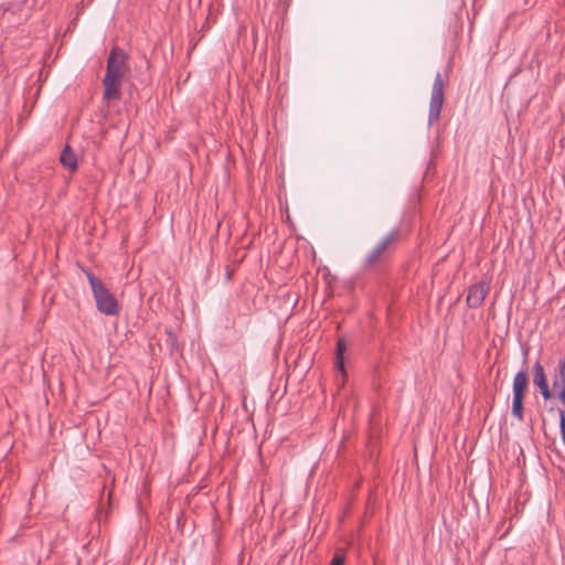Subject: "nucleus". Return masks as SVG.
I'll list each match as a JSON object with an SVG mask.
<instances>
[{
	"mask_svg": "<svg viewBox=\"0 0 565 565\" xmlns=\"http://www.w3.org/2000/svg\"><path fill=\"white\" fill-rule=\"evenodd\" d=\"M126 54L118 47L111 49L107 58L105 77L122 79L125 72Z\"/></svg>",
	"mask_w": 565,
	"mask_h": 565,
	"instance_id": "4",
	"label": "nucleus"
},
{
	"mask_svg": "<svg viewBox=\"0 0 565 565\" xmlns=\"http://www.w3.org/2000/svg\"><path fill=\"white\" fill-rule=\"evenodd\" d=\"M399 238L401 230L397 227L385 234L365 255L364 267L372 268L387 260L394 252Z\"/></svg>",
	"mask_w": 565,
	"mask_h": 565,
	"instance_id": "2",
	"label": "nucleus"
},
{
	"mask_svg": "<svg viewBox=\"0 0 565 565\" xmlns=\"http://www.w3.org/2000/svg\"><path fill=\"white\" fill-rule=\"evenodd\" d=\"M539 390H540V393L542 395V397L547 401L552 397V393H551V390L548 387V383H542L541 386H537Z\"/></svg>",
	"mask_w": 565,
	"mask_h": 565,
	"instance_id": "14",
	"label": "nucleus"
},
{
	"mask_svg": "<svg viewBox=\"0 0 565 565\" xmlns=\"http://www.w3.org/2000/svg\"><path fill=\"white\" fill-rule=\"evenodd\" d=\"M82 269L90 285L98 311L106 316H117L119 313V305L115 296L89 269Z\"/></svg>",
	"mask_w": 565,
	"mask_h": 565,
	"instance_id": "1",
	"label": "nucleus"
},
{
	"mask_svg": "<svg viewBox=\"0 0 565 565\" xmlns=\"http://www.w3.org/2000/svg\"><path fill=\"white\" fill-rule=\"evenodd\" d=\"M445 100V82L440 73H437L434 79L431 96L429 103L428 124L433 125L439 119L440 111Z\"/></svg>",
	"mask_w": 565,
	"mask_h": 565,
	"instance_id": "3",
	"label": "nucleus"
},
{
	"mask_svg": "<svg viewBox=\"0 0 565 565\" xmlns=\"http://www.w3.org/2000/svg\"><path fill=\"white\" fill-rule=\"evenodd\" d=\"M527 386H529V376H527L526 371H524V370L519 371L513 379V384H512L513 395L520 396V397H525V394L527 392Z\"/></svg>",
	"mask_w": 565,
	"mask_h": 565,
	"instance_id": "7",
	"label": "nucleus"
},
{
	"mask_svg": "<svg viewBox=\"0 0 565 565\" xmlns=\"http://www.w3.org/2000/svg\"><path fill=\"white\" fill-rule=\"evenodd\" d=\"M348 344L344 338H340L337 341L335 349V369L342 373H344V353L347 351Z\"/></svg>",
	"mask_w": 565,
	"mask_h": 565,
	"instance_id": "9",
	"label": "nucleus"
},
{
	"mask_svg": "<svg viewBox=\"0 0 565 565\" xmlns=\"http://www.w3.org/2000/svg\"><path fill=\"white\" fill-rule=\"evenodd\" d=\"M60 161L62 166L67 168L70 171L74 172L77 170V157L72 148L67 145L61 153Z\"/></svg>",
	"mask_w": 565,
	"mask_h": 565,
	"instance_id": "8",
	"label": "nucleus"
},
{
	"mask_svg": "<svg viewBox=\"0 0 565 565\" xmlns=\"http://www.w3.org/2000/svg\"><path fill=\"white\" fill-rule=\"evenodd\" d=\"M122 79L119 78H110L104 77L103 79V98L106 102L119 100L121 98V87Z\"/></svg>",
	"mask_w": 565,
	"mask_h": 565,
	"instance_id": "6",
	"label": "nucleus"
},
{
	"mask_svg": "<svg viewBox=\"0 0 565 565\" xmlns=\"http://www.w3.org/2000/svg\"><path fill=\"white\" fill-rule=\"evenodd\" d=\"M555 372L558 373V379L562 381V390L558 392L557 396L565 404V356L559 360Z\"/></svg>",
	"mask_w": 565,
	"mask_h": 565,
	"instance_id": "11",
	"label": "nucleus"
},
{
	"mask_svg": "<svg viewBox=\"0 0 565 565\" xmlns=\"http://www.w3.org/2000/svg\"><path fill=\"white\" fill-rule=\"evenodd\" d=\"M490 286L486 281H479L468 289L466 298L467 306L471 309H477L482 306L487 295L489 294Z\"/></svg>",
	"mask_w": 565,
	"mask_h": 565,
	"instance_id": "5",
	"label": "nucleus"
},
{
	"mask_svg": "<svg viewBox=\"0 0 565 565\" xmlns=\"http://www.w3.org/2000/svg\"><path fill=\"white\" fill-rule=\"evenodd\" d=\"M345 556L342 551H337L331 559L330 565H344Z\"/></svg>",
	"mask_w": 565,
	"mask_h": 565,
	"instance_id": "13",
	"label": "nucleus"
},
{
	"mask_svg": "<svg viewBox=\"0 0 565 565\" xmlns=\"http://www.w3.org/2000/svg\"><path fill=\"white\" fill-rule=\"evenodd\" d=\"M559 415H561V420H559L561 435H562L563 443L565 445V412L561 411Z\"/></svg>",
	"mask_w": 565,
	"mask_h": 565,
	"instance_id": "15",
	"label": "nucleus"
},
{
	"mask_svg": "<svg viewBox=\"0 0 565 565\" xmlns=\"http://www.w3.org/2000/svg\"><path fill=\"white\" fill-rule=\"evenodd\" d=\"M546 374L544 366L541 364L540 361H536L533 365V383L536 386H541L542 383H546Z\"/></svg>",
	"mask_w": 565,
	"mask_h": 565,
	"instance_id": "10",
	"label": "nucleus"
},
{
	"mask_svg": "<svg viewBox=\"0 0 565 565\" xmlns=\"http://www.w3.org/2000/svg\"><path fill=\"white\" fill-rule=\"evenodd\" d=\"M523 401H524V397L513 395L512 415L515 418H518L519 420H523V413H524Z\"/></svg>",
	"mask_w": 565,
	"mask_h": 565,
	"instance_id": "12",
	"label": "nucleus"
},
{
	"mask_svg": "<svg viewBox=\"0 0 565 565\" xmlns=\"http://www.w3.org/2000/svg\"><path fill=\"white\" fill-rule=\"evenodd\" d=\"M553 388L556 391L559 388L562 390V381L558 379V373L554 371L553 375Z\"/></svg>",
	"mask_w": 565,
	"mask_h": 565,
	"instance_id": "16",
	"label": "nucleus"
}]
</instances>
